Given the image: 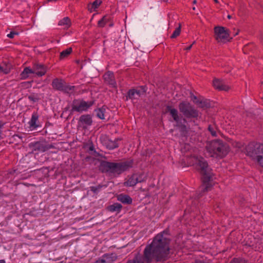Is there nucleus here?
<instances>
[{
	"mask_svg": "<svg viewBox=\"0 0 263 263\" xmlns=\"http://www.w3.org/2000/svg\"><path fill=\"white\" fill-rule=\"evenodd\" d=\"M164 235H170L168 228L156 235L152 242L146 246L143 251V259L146 263H151L153 260L163 262L169 258L171 239Z\"/></svg>",
	"mask_w": 263,
	"mask_h": 263,
	"instance_id": "nucleus-1",
	"label": "nucleus"
},
{
	"mask_svg": "<svg viewBox=\"0 0 263 263\" xmlns=\"http://www.w3.org/2000/svg\"><path fill=\"white\" fill-rule=\"evenodd\" d=\"M197 168L201 176L202 186L198 195V198L202 197L203 194L210 191L212 185L211 181L212 180L213 173L212 169L210 167L207 161L202 157L195 156Z\"/></svg>",
	"mask_w": 263,
	"mask_h": 263,
	"instance_id": "nucleus-2",
	"label": "nucleus"
},
{
	"mask_svg": "<svg viewBox=\"0 0 263 263\" xmlns=\"http://www.w3.org/2000/svg\"><path fill=\"white\" fill-rule=\"evenodd\" d=\"M178 108L185 118H182L183 123H182L181 120L176 123L177 127L179 128L181 133H186L187 132V126L184 123L187 122V119H194L193 120L191 119L189 122H192L194 125H197L195 119H197L199 116V111L189 102L186 101L180 102L179 104Z\"/></svg>",
	"mask_w": 263,
	"mask_h": 263,
	"instance_id": "nucleus-3",
	"label": "nucleus"
},
{
	"mask_svg": "<svg viewBox=\"0 0 263 263\" xmlns=\"http://www.w3.org/2000/svg\"><path fill=\"white\" fill-rule=\"evenodd\" d=\"M205 148L210 156L216 158H224L229 152L228 144L222 140L217 139L208 142Z\"/></svg>",
	"mask_w": 263,
	"mask_h": 263,
	"instance_id": "nucleus-4",
	"label": "nucleus"
},
{
	"mask_svg": "<svg viewBox=\"0 0 263 263\" xmlns=\"http://www.w3.org/2000/svg\"><path fill=\"white\" fill-rule=\"evenodd\" d=\"M246 155L256 160L263 168V144L255 142L249 143L245 148Z\"/></svg>",
	"mask_w": 263,
	"mask_h": 263,
	"instance_id": "nucleus-5",
	"label": "nucleus"
},
{
	"mask_svg": "<svg viewBox=\"0 0 263 263\" xmlns=\"http://www.w3.org/2000/svg\"><path fill=\"white\" fill-rule=\"evenodd\" d=\"M95 100L86 102L83 99H74L71 104V109L69 110V116L72 115L74 111L81 113L86 111L94 104Z\"/></svg>",
	"mask_w": 263,
	"mask_h": 263,
	"instance_id": "nucleus-6",
	"label": "nucleus"
},
{
	"mask_svg": "<svg viewBox=\"0 0 263 263\" xmlns=\"http://www.w3.org/2000/svg\"><path fill=\"white\" fill-rule=\"evenodd\" d=\"M214 37L218 42H230L232 37H230V31L222 26H216L214 28Z\"/></svg>",
	"mask_w": 263,
	"mask_h": 263,
	"instance_id": "nucleus-7",
	"label": "nucleus"
},
{
	"mask_svg": "<svg viewBox=\"0 0 263 263\" xmlns=\"http://www.w3.org/2000/svg\"><path fill=\"white\" fill-rule=\"evenodd\" d=\"M133 160L120 162H112V175H120L133 167Z\"/></svg>",
	"mask_w": 263,
	"mask_h": 263,
	"instance_id": "nucleus-8",
	"label": "nucleus"
},
{
	"mask_svg": "<svg viewBox=\"0 0 263 263\" xmlns=\"http://www.w3.org/2000/svg\"><path fill=\"white\" fill-rule=\"evenodd\" d=\"M120 138H116L115 140H111L106 135H101L100 137L101 143L107 149L111 150L119 147L118 142L121 141Z\"/></svg>",
	"mask_w": 263,
	"mask_h": 263,
	"instance_id": "nucleus-9",
	"label": "nucleus"
},
{
	"mask_svg": "<svg viewBox=\"0 0 263 263\" xmlns=\"http://www.w3.org/2000/svg\"><path fill=\"white\" fill-rule=\"evenodd\" d=\"M100 162L98 169L102 173L112 175V162L98 159Z\"/></svg>",
	"mask_w": 263,
	"mask_h": 263,
	"instance_id": "nucleus-10",
	"label": "nucleus"
},
{
	"mask_svg": "<svg viewBox=\"0 0 263 263\" xmlns=\"http://www.w3.org/2000/svg\"><path fill=\"white\" fill-rule=\"evenodd\" d=\"M92 124V119L90 115H83L79 118L78 124L84 129H86L88 126H91Z\"/></svg>",
	"mask_w": 263,
	"mask_h": 263,
	"instance_id": "nucleus-11",
	"label": "nucleus"
},
{
	"mask_svg": "<svg viewBox=\"0 0 263 263\" xmlns=\"http://www.w3.org/2000/svg\"><path fill=\"white\" fill-rule=\"evenodd\" d=\"M105 82L110 86V87L114 88H117V83L115 79L114 73L111 71H107L103 76Z\"/></svg>",
	"mask_w": 263,
	"mask_h": 263,
	"instance_id": "nucleus-12",
	"label": "nucleus"
},
{
	"mask_svg": "<svg viewBox=\"0 0 263 263\" xmlns=\"http://www.w3.org/2000/svg\"><path fill=\"white\" fill-rule=\"evenodd\" d=\"M34 74L38 77H42L44 75L46 72V67L41 63H34L32 67Z\"/></svg>",
	"mask_w": 263,
	"mask_h": 263,
	"instance_id": "nucleus-13",
	"label": "nucleus"
},
{
	"mask_svg": "<svg viewBox=\"0 0 263 263\" xmlns=\"http://www.w3.org/2000/svg\"><path fill=\"white\" fill-rule=\"evenodd\" d=\"M116 259L117 256L114 254H105L94 263H112Z\"/></svg>",
	"mask_w": 263,
	"mask_h": 263,
	"instance_id": "nucleus-14",
	"label": "nucleus"
},
{
	"mask_svg": "<svg viewBox=\"0 0 263 263\" xmlns=\"http://www.w3.org/2000/svg\"><path fill=\"white\" fill-rule=\"evenodd\" d=\"M165 112H169L170 115L173 118L174 121L176 123L182 120V117L181 115H179L178 110L170 105H167L166 106Z\"/></svg>",
	"mask_w": 263,
	"mask_h": 263,
	"instance_id": "nucleus-15",
	"label": "nucleus"
},
{
	"mask_svg": "<svg viewBox=\"0 0 263 263\" xmlns=\"http://www.w3.org/2000/svg\"><path fill=\"white\" fill-rule=\"evenodd\" d=\"M116 197L118 201L124 204L130 205L132 204L133 199L128 195L122 193L118 195Z\"/></svg>",
	"mask_w": 263,
	"mask_h": 263,
	"instance_id": "nucleus-16",
	"label": "nucleus"
},
{
	"mask_svg": "<svg viewBox=\"0 0 263 263\" xmlns=\"http://www.w3.org/2000/svg\"><path fill=\"white\" fill-rule=\"evenodd\" d=\"M213 86L214 87L219 90H224L228 91L230 87L226 85L222 81L219 79H215L213 80Z\"/></svg>",
	"mask_w": 263,
	"mask_h": 263,
	"instance_id": "nucleus-17",
	"label": "nucleus"
},
{
	"mask_svg": "<svg viewBox=\"0 0 263 263\" xmlns=\"http://www.w3.org/2000/svg\"><path fill=\"white\" fill-rule=\"evenodd\" d=\"M141 96V91L139 90L136 89H129L127 92V95L126 96V100L128 99L134 100L137 99Z\"/></svg>",
	"mask_w": 263,
	"mask_h": 263,
	"instance_id": "nucleus-18",
	"label": "nucleus"
},
{
	"mask_svg": "<svg viewBox=\"0 0 263 263\" xmlns=\"http://www.w3.org/2000/svg\"><path fill=\"white\" fill-rule=\"evenodd\" d=\"M31 74H34L32 68L26 67L21 73L20 77L21 80H26L30 77Z\"/></svg>",
	"mask_w": 263,
	"mask_h": 263,
	"instance_id": "nucleus-19",
	"label": "nucleus"
},
{
	"mask_svg": "<svg viewBox=\"0 0 263 263\" xmlns=\"http://www.w3.org/2000/svg\"><path fill=\"white\" fill-rule=\"evenodd\" d=\"M122 207V205L120 203L116 202L108 205L106 209L110 212H116L117 213H119L121 212Z\"/></svg>",
	"mask_w": 263,
	"mask_h": 263,
	"instance_id": "nucleus-20",
	"label": "nucleus"
},
{
	"mask_svg": "<svg viewBox=\"0 0 263 263\" xmlns=\"http://www.w3.org/2000/svg\"><path fill=\"white\" fill-rule=\"evenodd\" d=\"M107 109H108V107L106 105H103L100 108L95 109L97 117L102 120L105 119L104 114Z\"/></svg>",
	"mask_w": 263,
	"mask_h": 263,
	"instance_id": "nucleus-21",
	"label": "nucleus"
},
{
	"mask_svg": "<svg viewBox=\"0 0 263 263\" xmlns=\"http://www.w3.org/2000/svg\"><path fill=\"white\" fill-rule=\"evenodd\" d=\"M49 148V146L43 142H37L34 145V150H38L39 151L44 152L47 151Z\"/></svg>",
	"mask_w": 263,
	"mask_h": 263,
	"instance_id": "nucleus-22",
	"label": "nucleus"
},
{
	"mask_svg": "<svg viewBox=\"0 0 263 263\" xmlns=\"http://www.w3.org/2000/svg\"><path fill=\"white\" fill-rule=\"evenodd\" d=\"M38 118L39 116L37 114L36 112H33L32 115L31 120L29 122L30 127L32 129H34L39 126V125L36 123Z\"/></svg>",
	"mask_w": 263,
	"mask_h": 263,
	"instance_id": "nucleus-23",
	"label": "nucleus"
},
{
	"mask_svg": "<svg viewBox=\"0 0 263 263\" xmlns=\"http://www.w3.org/2000/svg\"><path fill=\"white\" fill-rule=\"evenodd\" d=\"M64 84L65 83L62 80L55 79L52 81V85L54 89L61 91Z\"/></svg>",
	"mask_w": 263,
	"mask_h": 263,
	"instance_id": "nucleus-24",
	"label": "nucleus"
},
{
	"mask_svg": "<svg viewBox=\"0 0 263 263\" xmlns=\"http://www.w3.org/2000/svg\"><path fill=\"white\" fill-rule=\"evenodd\" d=\"M137 179L136 175L134 173L124 183V185L125 186H134L137 183Z\"/></svg>",
	"mask_w": 263,
	"mask_h": 263,
	"instance_id": "nucleus-25",
	"label": "nucleus"
},
{
	"mask_svg": "<svg viewBox=\"0 0 263 263\" xmlns=\"http://www.w3.org/2000/svg\"><path fill=\"white\" fill-rule=\"evenodd\" d=\"M84 147L85 149L90 151V154L92 155H93L95 157H99L101 156V155L95 149L94 145L92 142H90V143H87L84 145Z\"/></svg>",
	"mask_w": 263,
	"mask_h": 263,
	"instance_id": "nucleus-26",
	"label": "nucleus"
},
{
	"mask_svg": "<svg viewBox=\"0 0 263 263\" xmlns=\"http://www.w3.org/2000/svg\"><path fill=\"white\" fill-rule=\"evenodd\" d=\"M196 105L200 108L205 109L211 107V103L209 100L202 99L201 100H197Z\"/></svg>",
	"mask_w": 263,
	"mask_h": 263,
	"instance_id": "nucleus-27",
	"label": "nucleus"
},
{
	"mask_svg": "<svg viewBox=\"0 0 263 263\" xmlns=\"http://www.w3.org/2000/svg\"><path fill=\"white\" fill-rule=\"evenodd\" d=\"M58 25L63 26L65 29H68L71 25L70 19L68 17H65L59 22Z\"/></svg>",
	"mask_w": 263,
	"mask_h": 263,
	"instance_id": "nucleus-28",
	"label": "nucleus"
},
{
	"mask_svg": "<svg viewBox=\"0 0 263 263\" xmlns=\"http://www.w3.org/2000/svg\"><path fill=\"white\" fill-rule=\"evenodd\" d=\"M111 17L109 15L104 16L100 20L98 21V26L99 27H104L105 25L110 20Z\"/></svg>",
	"mask_w": 263,
	"mask_h": 263,
	"instance_id": "nucleus-29",
	"label": "nucleus"
},
{
	"mask_svg": "<svg viewBox=\"0 0 263 263\" xmlns=\"http://www.w3.org/2000/svg\"><path fill=\"white\" fill-rule=\"evenodd\" d=\"M137 178V183L145 182L147 179V176L143 172L135 173Z\"/></svg>",
	"mask_w": 263,
	"mask_h": 263,
	"instance_id": "nucleus-30",
	"label": "nucleus"
},
{
	"mask_svg": "<svg viewBox=\"0 0 263 263\" xmlns=\"http://www.w3.org/2000/svg\"><path fill=\"white\" fill-rule=\"evenodd\" d=\"M72 49L71 47L68 48L63 50L60 53V59L62 60L67 58L72 53Z\"/></svg>",
	"mask_w": 263,
	"mask_h": 263,
	"instance_id": "nucleus-31",
	"label": "nucleus"
},
{
	"mask_svg": "<svg viewBox=\"0 0 263 263\" xmlns=\"http://www.w3.org/2000/svg\"><path fill=\"white\" fill-rule=\"evenodd\" d=\"M74 89V86H69L66 84L65 83L61 91L68 93H72Z\"/></svg>",
	"mask_w": 263,
	"mask_h": 263,
	"instance_id": "nucleus-32",
	"label": "nucleus"
},
{
	"mask_svg": "<svg viewBox=\"0 0 263 263\" xmlns=\"http://www.w3.org/2000/svg\"><path fill=\"white\" fill-rule=\"evenodd\" d=\"M229 263H249L248 260L242 257H234Z\"/></svg>",
	"mask_w": 263,
	"mask_h": 263,
	"instance_id": "nucleus-33",
	"label": "nucleus"
},
{
	"mask_svg": "<svg viewBox=\"0 0 263 263\" xmlns=\"http://www.w3.org/2000/svg\"><path fill=\"white\" fill-rule=\"evenodd\" d=\"M181 32V25H179V27L176 28L173 34L171 36V38L174 39L179 36Z\"/></svg>",
	"mask_w": 263,
	"mask_h": 263,
	"instance_id": "nucleus-34",
	"label": "nucleus"
},
{
	"mask_svg": "<svg viewBox=\"0 0 263 263\" xmlns=\"http://www.w3.org/2000/svg\"><path fill=\"white\" fill-rule=\"evenodd\" d=\"M28 98L32 103H35L39 100L38 95L35 93L31 94L28 96Z\"/></svg>",
	"mask_w": 263,
	"mask_h": 263,
	"instance_id": "nucleus-35",
	"label": "nucleus"
},
{
	"mask_svg": "<svg viewBox=\"0 0 263 263\" xmlns=\"http://www.w3.org/2000/svg\"><path fill=\"white\" fill-rule=\"evenodd\" d=\"M103 186H105V185L99 184L97 186H90V190L92 191L95 194H97L99 191L102 188Z\"/></svg>",
	"mask_w": 263,
	"mask_h": 263,
	"instance_id": "nucleus-36",
	"label": "nucleus"
},
{
	"mask_svg": "<svg viewBox=\"0 0 263 263\" xmlns=\"http://www.w3.org/2000/svg\"><path fill=\"white\" fill-rule=\"evenodd\" d=\"M11 68L9 66H6L5 67H3L0 66V72L4 74H8L10 72Z\"/></svg>",
	"mask_w": 263,
	"mask_h": 263,
	"instance_id": "nucleus-37",
	"label": "nucleus"
},
{
	"mask_svg": "<svg viewBox=\"0 0 263 263\" xmlns=\"http://www.w3.org/2000/svg\"><path fill=\"white\" fill-rule=\"evenodd\" d=\"M102 1L99 0H96L92 3H91L92 7L94 8V10L97 9L101 4Z\"/></svg>",
	"mask_w": 263,
	"mask_h": 263,
	"instance_id": "nucleus-38",
	"label": "nucleus"
},
{
	"mask_svg": "<svg viewBox=\"0 0 263 263\" xmlns=\"http://www.w3.org/2000/svg\"><path fill=\"white\" fill-rule=\"evenodd\" d=\"M208 130L213 136H216V132L215 130L214 127L211 125H209Z\"/></svg>",
	"mask_w": 263,
	"mask_h": 263,
	"instance_id": "nucleus-39",
	"label": "nucleus"
},
{
	"mask_svg": "<svg viewBox=\"0 0 263 263\" xmlns=\"http://www.w3.org/2000/svg\"><path fill=\"white\" fill-rule=\"evenodd\" d=\"M18 33L16 31H11L10 33L7 34V36L9 38L13 39L15 35H18Z\"/></svg>",
	"mask_w": 263,
	"mask_h": 263,
	"instance_id": "nucleus-40",
	"label": "nucleus"
},
{
	"mask_svg": "<svg viewBox=\"0 0 263 263\" xmlns=\"http://www.w3.org/2000/svg\"><path fill=\"white\" fill-rule=\"evenodd\" d=\"M126 263H144L143 261L141 260H129Z\"/></svg>",
	"mask_w": 263,
	"mask_h": 263,
	"instance_id": "nucleus-41",
	"label": "nucleus"
},
{
	"mask_svg": "<svg viewBox=\"0 0 263 263\" xmlns=\"http://www.w3.org/2000/svg\"><path fill=\"white\" fill-rule=\"evenodd\" d=\"M88 10L90 12H92L93 10H94V8L92 7V5L91 3H89L88 4L87 6Z\"/></svg>",
	"mask_w": 263,
	"mask_h": 263,
	"instance_id": "nucleus-42",
	"label": "nucleus"
},
{
	"mask_svg": "<svg viewBox=\"0 0 263 263\" xmlns=\"http://www.w3.org/2000/svg\"><path fill=\"white\" fill-rule=\"evenodd\" d=\"M191 97L193 101L196 104V102H197V100H199L198 99L197 97L195 96H193L192 97V95H191Z\"/></svg>",
	"mask_w": 263,
	"mask_h": 263,
	"instance_id": "nucleus-43",
	"label": "nucleus"
},
{
	"mask_svg": "<svg viewBox=\"0 0 263 263\" xmlns=\"http://www.w3.org/2000/svg\"><path fill=\"white\" fill-rule=\"evenodd\" d=\"M194 43H195V42H194L193 43V44H191V45H190L189 46L185 48V50H190V49H191V48H192V46L193 44H194Z\"/></svg>",
	"mask_w": 263,
	"mask_h": 263,
	"instance_id": "nucleus-44",
	"label": "nucleus"
},
{
	"mask_svg": "<svg viewBox=\"0 0 263 263\" xmlns=\"http://www.w3.org/2000/svg\"><path fill=\"white\" fill-rule=\"evenodd\" d=\"M69 109V106H67L64 109V111H63V114H64V112L67 111V110H68Z\"/></svg>",
	"mask_w": 263,
	"mask_h": 263,
	"instance_id": "nucleus-45",
	"label": "nucleus"
},
{
	"mask_svg": "<svg viewBox=\"0 0 263 263\" xmlns=\"http://www.w3.org/2000/svg\"><path fill=\"white\" fill-rule=\"evenodd\" d=\"M0 263H6V261L4 259L0 260Z\"/></svg>",
	"mask_w": 263,
	"mask_h": 263,
	"instance_id": "nucleus-46",
	"label": "nucleus"
},
{
	"mask_svg": "<svg viewBox=\"0 0 263 263\" xmlns=\"http://www.w3.org/2000/svg\"><path fill=\"white\" fill-rule=\"evenodd\" d=\"M238 34V30L236 32H235L234 34V36H236V35H237Z\"/></svg>",
	"mask_w": 263,
	"mask_h": 263,
	"instance_id": "nucleus-47",
	"label": "nucleus"
},
{
	"mask_svg": "<svg viewBox=\"0 0 263 263\" xmlns=\"http://www.w3.org/2000/svg\"><path fill=\"white\" fill-rule=\"evenodd\" d=\"M261 41L262 43L263 44V35H262L261 36Z\"/></svg>",
	"mask_w": 263,
	"mask_h": 263,
	"instance_id": "nucleus-48",
	"label": "nucleus"
},
{
	"mask_svg": "<svg viewBox=\"0 0 263 263\" xmlns=\"http://www.w3.org/2000/svg\"><path fill=\"white\" fill-rule=\"evenodd\" d=\"M228 18H229V19L231 18V16L230 15H228Z\"/></svg>",
	"mask_w": 263,
	"mask_h": 263,
	"instance_id": "nucleus-49",
	"label": "nucleus"
},
{
	"mask_svg": "<svg viewBox=\"0 0 263 263\" xmlns=\"http://www.w3.org/2000/svg\"><path fill=\"white\" fill-rule=\"evenodd\" d=\"M214 2L216 3H218V0H214Z\"/></svg>",
	"mask_w": 263,
	"mask_h": 263,
	"instance_id": "nucleus-50",
	"label": "nucleus"
},
{
	"mask_svg": "<svg viewBox=\"0 0 263 263\" xmlns=\"http://www.w3.org/2000/svg\"><path fill=\"white\" fill-rule=\"evenodd\" d=\"M193 3H194V4H196V0H194V1H193Z\"/></svg>",
	"mask_w": 263,
	"mask_h": 263,
	"instance_id": "nucleus-51",
	"label": "nucleus"
},
{
	"mask_svg": "<svg viewBox=\"0 0 263 263\" xmlns=\"http://www.w3.org/2000/svg\"><path fill=\"white\" fill-rule=\"evenodd\" d=\"M89 158H90V157H87L86 158V159H89Z\"/></svg>",
	"mask_w": 263,
	"mask_h": 263,
	"instance_id": "nucleus-52",
	"label": "nucleus"
},
{
	"mask_svg": "<svg viewBox=\"0 0 263 263\" xmlns=\"http://www.w3.org/2000/svg\"><path fill=\"white\" fill-rule=\"evenodd\" d=\"M66 166H68V167H70L72 165H66Z\"/></svg>",
	"mask_w": 263,
	"mask_h": 263,
	"instance_id": "nucleus-53",
	"label": "nucleus"
},
{
	"mask_svg": "<svg viewBox=\"0 0 263 263\" xmlns=\"http://www.w3.org/2000/svg\"><path fill=\"white\" fill-rule=\"evenodd\" d=\"M48 2H49V0H47Z\"/></svg>",
	"mask_w": 263,
	"mask_h": 263,
	"instance_id": "nucleus-54",
	"label": "nucleus"
}]
</instances>
